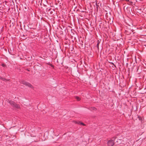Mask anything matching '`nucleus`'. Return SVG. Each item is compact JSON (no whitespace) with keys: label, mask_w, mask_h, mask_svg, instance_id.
Segmentation results:
<instances>
[{"label":"nucleus","mask_w":146,"mask_h":146,"mask_svg":"<svg viewBox=\"0 0 146 146\" xmlns=\"http://www.w3.org/2000/svg\"><path fill=\"white\" fill-rule=\"evenodd\" d=\"M9 102L12 106L17 109H19L20 108L19 105L17 104L11 100Z\"/></svg>","instance_id":"nucleus-1"},{"label":"nucleus","mask_w":146,"mask_h":146,"mask_svg":"<svg viewBox=\"0 0 146 146\" xmlns=\"http://www.w3.org/2000/svg\"><path fill=\"white\" fill-rule=\"evenodd\" d=\"M20 82L22 84L25 85V86H27L31 88H33V86L30 83L28 82H26L25 81L22 80H21Z\"/></svg>","instance_id":"nucleus-2"},{"label":"nucleus","mask_w":146,"mask_h":146,"mask_svg":"<svg viewBox=\"0 0 146 146\" xmlns=\"http://www.w3.org/2000/svg\"><path fill=\"white\" fill-rule=\"evenodd\" d=\"M108 146H113L114 145V142L113 140H110L108 142Z\"/></svg>","instance_id":"nucleus-3"},{"label":"nucleus","mask_w":146,"mask_h":146,"mask_svg":"<svg viewBox=\"0 0 146 146\" xmlns=\"http://www.w3.org/2000/svg\"><path fill=\"white\" fill-rule=\"evenodd\" d=\"M74 123H75V124H79V125H82L83 126H86V124H85L84 123H83L82 122H80V121H74Z\"/></svg>","instance_id":"nucleus-4"},{"label":"nucleus","mask_w":146,"mask_h":146,"mask_svg":"<svg viewBox=\"0 0 146 146\" xmlns=\"http://www.w3.org/2000/svg\"><path fill=\"white\" fill-rule=\"evenodd\" d=\"M101 41V40L100 39H98L97 40V45L96 46L98 50H99V45L100 44V42Z\"/></svg>","instance_id":"nucleus-5"},{"label":"nucleus","mask_w":146,"mask_h":146,"mask_svg":"<svg viewBox=\"0 0 146 146\" xmlns=\"http://www.w3.org/2000/svg\"><path fill=\"white\" fill-rule=\"evenodd\" d=\"M132 32V31L131 30L128 29L127 30L125 31V33L127 35H129Z\"/></svg>","instance_id":"nucleus-6"},{"label":"nucleus","mask_w":146,"mask_h":146,"mask_svg":"<svg viewBox=\"0 0 146 146\" xmlns=\"http://www.w3.org/2000/svg\"><path fill=\"white\" fill-rule=\"evenodd\" d=\"M0 79L1 80H2L5 81H9L10 80L9 79H6L5 78H3L1 76H0Z\"/></svg>","instance_id":"nucleus-7"},{"label":"nucleus","mask_w":146,"mask_h":146,"mask_svg":"<svg viewBox=\"0 0 146 146\" xmlns=\"http://www.w3.org/2000/svg\"><path fill=\"white\" fill-rule=\"evenodd\" d=\"M75 98L78 101H79L81 100V98L79 97L76 96Z\"/></svg>","instance_id":"nucleus-8"},{"label":"nucleus","mask_w":146,"mask_h":146,"mask_svg":"<svg viewBox=\"0 0 146 146\" xmlns=\"http://www.w3.org/2000/svg\"><path fill=\"white\" fill-rule=\"evenodd\" d=\"M90 110H94V111H96L97 110V109L95 107H92L91 108Z\"/></svg>","instance_id":"nucleus-9"},{"label":"nucleus","mask_w":146,"mask_h":146,"mask_svg":"<svg viewBox=\"0 0 146 146\" xmlns=\"http://www.w3.org/2000/svg\"><path fill=\"white\" fill-rule=\"evenodd\" d=\"M1 65H2V66H3V67H5L6 66V64H1Z\"/></svg>","instance_id":"nucleus-10"},{"label":"nucleus","mask_w":146,"mask_h":146,"mask_svg":"<svg viewBox=\"0 0 146 146\" xmlns=\"http://www.w3.org/2000/svg\"><path fill=\"white\" fill-rule=\"evenodd\" d=\"M47 10L48 9V11H50L51 10V8H49V9H48V8H47Z\"/></svg>","instance_id":"nucleus-11"},{"label":"nucleus","mask_w":146,"mask_h":146,"mask_svg":"<svg viewBox=\"0 0 146 146\" xmlns=\"http://www.w3.org/2000/svg\"><path fill=\"white\" fill-rule=\"evenodd\" d=\"M111 64H112V65H113L114 66H115V65L113 64V62H111Z\"/></svg>","instance_id":"nucleus-12"},{"label":"nucleus","mask_w":146,"mask_h":146,"mask_svg":"<svg viewBox=\"0 0 146 146\" xmlns=\"http://www.w3.org/2000/svg\"><path fill=\"white\" fill-rule=\"evenodd\" d=\"M50 65H51V66L52 67H53V68L54 67V66H53V65H52V64H51Z\"/></svg>","instance_id":"nucleus-13"},{"label":"nucleus","mask_w":146,"mask_h":146,"mask_svg":"<svg viewBox=\"0 0 146 146\" xmlns=\"http://www.w3.org/2000/svg\"><path fill=\"white\" fill-rule=\"evenodd\" d=\"M27 70L28 71H29V70Z\"/></svg>","instance_id":"nucleus-14"},{"label":"nucleus","mask_w":146,"mask_h":146,"mask_svg":"<svg viewBox=\"0 0 146 146\" xmlns=\"http://www.w3.org/2000/svg\"><path fill=\"white\" fill-rule=\"evenodd\" d=\"M144 46H146V45H145Z\"/></svg>","instance_id":"nucleus-15"}]
</instances>
